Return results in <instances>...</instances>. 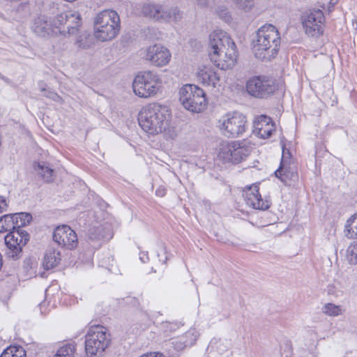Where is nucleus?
I'll return each mask as SVG.
<instances>
[{
  "label": "nucleus",
  "mask_w": 357,
  "mask_h": 357,
  "mask_svg": "<svg viewBox=\"0 0 357 357\" xmlns=\"http://www.w3.org/2000/svg\"><path fill=\"white\" fill-rule=\"evenodd\" d=\"M110 342L107 330L100 325L91 326L85 335V349L90 356L102 354Z\"/></svg>",
  "instance_id": "423d86ee"
},
{
  "label": "nucleus",
  "mask_w": 357,
  "mask_h": 357,
  "mask_svg": "<svg viewBox=\"0 0 357 357\" xmlns=\"http://www.w3.org/2000/svg\"><path fill=\"white\" fill-rule=\"evenodd\" d=\"M281 38L278 29L272 24L261 26L257 32L253 50L259 59L270 60L278 54Z\"/></svg>",
  "instance_id": "7ed1b4c3"
},
{
  "label": "nucleus",
  "mask_w": 357,
  "mask_h": 357,
  "mask_svg": "<svg viewBox=\"0 0 357 357\" xmlns=\"http://www.w3.org/2000/svg\"><path fill=\"white\" fill-rule=\"evenodd\" d=\"M32 29L36 35L43 38L58 33L55 22L52 24L51 21L45 16H39L35 19Z\"/></svg>",
  "instance_id": "6ab92c4d"
},
{
  "label": "nucleus",
  "mask_w": 357,
  "mask_h": 357,
  "mask_svg": "<svg viewBox=\"0 0 357 357\" xmlns=\"http://www.w3.org/2000/svg\"><path fill=\"white\" fill-rule=\"evenodd\" d=\"M43 305H44V304H43V303H40L39 304V307H40V312H41V314H43V313H44V312H43V310H42V307H43Z\"/></svg>",
  "instance_id": "37998d69"
},
{
  "label": "nucleus",
  "mask_w": 357,
  "mask_h": 357,
  "mask_svg": "<svg viewBox=\"0 0 357 357\" xmlns=\"http://www.w3.org/2000/svg\"><path fill=\"white\" fill-rule=\"evenodd\" d=\"M284 153H285V158L286 159H287L289 160V162L290 163V152L289 150H287L285 151L284 149H283L282 151V155L284 154Z\"/></svg>",
  "instance_id": "a19ab883"
},
{
  "label": "nucleus",
  "mask_w": 357,
  "mask_h": 357,
  "mask_svg": "<svg viewBox=\"0 0 357 357\" xmlns=\"http://www.w3.org/2000/svg\"><path fill=\"white\" fill-rule=\"evenodd\" d=\"M81 17L76 13H66L58 15L55 19V26L58 33L68 36L74 35L81 26Z\"/></svg>",
  "instance_id": "f8f14e48"
},
{
  "label": "nucleus",
  "mask_w": 357,
  "mask_h": 357,
  "mask_svg": "<svg viewBox=\"0 0 357 357\" xmlns=\"http://www.w3.org/2000/svg\"><path fill=\"white\" fill-rule=\"evenodd\" d=\"M29 240V234L24 229H15L9 232L5 236V243L7 246V255L13 259L20 257L22 247Z\"/></svg>",
  "instance_id": "9b49d317"
},
{
  "label": "nucleus",
  "mask_w": 357,
  "mask_h": 357,
  "mask_svg": "<svg viewBox=\"0 0 357 357\" xmlns=\"http://www.w3.org/2000/svg\"><path fill=\"white\" fill-rule=\"evenodd\" d=\"M34 168L45 182H51L54 180L53 169L47 166L45 162L38 163Z\"/></svg>",
  "instance_id": "a878e982"
},
{
  "label": "nucleus",
  "mask_w": 357,
  "mask_h": 357,
  "mask_svg": "<svg viewBox=\"0 0 357 357\" xmlns=\"http://www.w3.org/2000/svg\"><path fill=\"white\" fill-rule=\"evenodd\" d=\"M346 257L351 264H357V243H351L347 248Z\"/></svg>",
  "instance_id": "2f4dec72"
},
{
  "label": "nucleus",
  "mask_w": 357,
  "mask_h": 357,
  "mask_svg": "<svg viewBox=\"0 0 357 357\" xmlns=\"http://www.w3.org/2000/svg\"><path fill=\"white\" fill-rule=\"evenodd\" d=\"M52 238L58 245L68 250H73L78 245L75 231L66 225L58 226L54 230Z\"/></svg>",
  "instance_id": "4468645a"
},
{
  "label": "nucleus",
  "mask_w": 357,
  "mask_h": 357,
  "mask_svg": "<svg viewBox=\"0 0 357 357\" xmlns=\"http://www.w3.org/2000/svg\"><path fill=\"white\" fill-rule=\"evenodd\" d=\"M162 84L160 77L155 72L145 70L137 75L132 82L135 94L147 98L157 94Z\"/></svg>",
  "instance_id": "39448f33"
},
{
  "label": "nucleus",
  "mask_w": 357,
  "mask_h": 357,
  "mask_svg": "<svg viewBox=\"0 0 357 357\" xmlns=\"http://www.w3.org/2000/svg\"><path fill=\"white\" fill-rule=\"evenodd\" d=\"M243 197L246 204L255 209L265 211L270 207L269 202L261 198L257 185L247 187L244 190Z\"/></svg>",
  "instance_id": "f3484780"
},
{
  "label": "nucleus",
  "mask_w": 357,
  "mask_h": 357,
  "mask_svg": "<svg viewBox=\"0 0 357 357\" xmlns=\"http://www.w3.org/2000/svg\"><path fill=\"white\" fill-rule=\"evenodd\" d=\"M61 253L54 249H50L45 255L43 266L45 269L49 270L56 266L61 261Z\"/></svg>",
  "instance_id": "5701e85b"
},
{
  "label": "nucleus",
  "mask_w": 357,
  "mask_h": 357,
  "mask_svg": "<svg viewBox=\"0 0 357 357\" xmlns=\"http://www.w3.org/2000/svg\"><path fill=\"white\" fill-rule=\"evenodd\" d=\"M75 346L73 344H66L61 347L54 357H74Z\"/></svg>",
  "instance_id": "c756f323"
},
{
  "label": "nucleus",
  "mask_w": 357,
  "mask_h": 357,
  "mask_svg": "<svg viewBox=\"0 0 357 357\" xmlns=\"http://www.w3.org/2000/svg\"><path fill=\"white\" fill-rule=\"evenodd\" d=\"M324 13L320 10H314L307 14L302 22L306 34L312 37L320 36L324 32Z\"/></svg>",
  "instance_id": "ddd939ff"
},
{
  "label": "nucleus",
  "mask_w": 357,
  "mask_h": 357,
  "mask_svg": "<svg viewBox=\"0 0 357 357\" xmlns=\"http://www.w3.org/2000/svg\"><path fill=\"white\" fill-rule=\"evenodd\" d=\"M144 58L153 66L162 67L169 63L171 59V54L165 47L155 44L146 49Z\"/></svg>",
  "instance_id": "2eb2a0df"
},
{
  "label": "nucleus",
  "mask_w": 357,
  "mask_h": 357,
  "mask_svg": "<svg viewBox=\"0 0 357 357\" xmlns=\"http://www.w3.org/2000/svg\"><path fill=\"white\" fill-rule=\"evenodd\" d=\"M44 96H45L46 97L49 98H51L53 100H55L56 101L57 99L60 98L59 96H58L57 93H54V92H51V91H47Z\"/></svg>",
  "instance_id": "c9c22d12"
},
{
  "label": "nucleus",
  "mask_w": 357,
  "mask_h": 357,
  "mask_svg": "<svg viewBox=\"0 0 357 357\" xmlns=\"http://www.w3.org/2000/svg\"><path fill=\"white\" fill-rule=\"evenodd\" d=\"M253 133L262 139L268 138L275 130L272 119L266 115L258 116L253 123Z\"/></svg>",
  "instance_id": "a211bd4d"
},
{
  "label": "nucleus",
  "mask_w": 357,
  "mask_h": 357,
  "mask_svg": "<svg viewBox=\"0 0 357 357\" xmlns=\"http://www.w3.org/2000/svg\"><path fill=\"white\" fill-rule=\"evenodd\" d=\"M155 195L160 197H164L166 195V189L162 186H160L155 190Z\"/></svg>",
  "instance_id": "e433bc0d"
},
{
  "label": "nucleus",
  "mask_w": 357,
  "mask_h": 357,
  "mask_svg": "<svg viewBox=\"0 0 357 357\" xmlns=\"http://www.w3.org/2000/svg\"><path fill=\"white\" fill-rule=\"evenodd\" d=\"M250 153V147L243 141L223 142L220 144L218 158L224 162L238 164Z\"/></svg>",
  "instance_id": "1a4fd4ad"
},
{
  "label": "nucleus",
  "mask_w": 357,
  "mask_h": 357,
  "mask_svg": "<svg viewBox=\"0 0 357 357\" xmlns=\"http://www.w3.org/2000/svg\"><path fill=\"white\" fill-rule=\"evenodd\" d=\"M197 3L200 6H205L207 4V0H197Z\"/></svg>",
  "instance_id": "79ce46f5"
},
{
  "label": "nucleus",
  "mask_w": 357,
  "mask_h": 357,
  "mask_svg": "<svg viewBox=\"0 0 357 357\" xmlns=\"http://www.w3.org/2000/svg\"><path fill=\"white\" fill-rule=\"evenodd\" d=\"M183 18V13L177 7L168 8L166 7L165 13L163 15V21L177 23Z\"/></svg>",
  "instance_id": "393cba45"
},
{
  "label": "nucleus",
  "mask_w": 357,
  "mask_h": 357,
  "mask_svg": "<svg viewBox=\"0 0 357 357\" xmlns=\"http://www.w3.org/2000/svg\"><path fill=\"white\" fill-rule=\"evenodd\" d=\"M344 227V234L348 238H357V213L347 220Z\"/></svg>",
  "instance_id": "b1692460"
},
{
  "label": "nucleus",
  "mask_w": 357,
  "mask_h": 357,
  "mask_svg": "<svg viewBox=\"0 0 357 357\" xmlns=\"http://www.w3.org/2000/svg\"><path fill=\"white\" fill-rule=\"evenodd\" d=\"M146 356L147 357H165L161 353H156V352H153V353H149V354H146Z\"/></svg>",
  "instance_id": "ea45409f"
},
{
  "label": "nucleus",
  "mask_w": 357,
  "mask_h": 357,
  "mask_svg": "<svg viewBox=\"0 0 357 357\" xmlns=\"http://www.w3.org/2000/svg\"><path fill=\"white\" fill-rule=\"evenodd\" d=\"M218 123L220 129L227 137H239L245 132L247 128L245 116L238 112L226 114Z\"/></svg>",
  "instance_id": "9d476101"
},
{
  "label": "nucleus",
  "mask_w": 357,
  "mask_h": 357,
  "mask_svg": "<svg viewBox=\"0 0 357 357\" xmlns=\"http://www.w3.org/2000/svg\"><path fill=\"white\" fill-rule=\"evenodd\" d=\"M126 303H128L133 306H135V307H137L139 305V302L138 299L135 297H127Z\"/></svg>",
  "instance_id": "f704fd0d"
},
{
  "label": "nucleus",
  "mask_w": 357,
  "mask_h": 357,
  "mask_svg": "<svg viewBox=\"0 0 357 357\" xmlns=\"http://www.w3.org/2000/svg\"><path fill=\"white\" fill-rule=\"evenodd\" d=\"M356 23V29H357V20H355L354 22H353V24Z\"/></svg>",
  "instance_id": "c03bdc74"
},
{
  "label": "nucleus",
  "mask_w": 357,
  "mask_h": 357,
  "mask_svg": "<svg viewBox=\"0 0 357 357\" xmlns=\"http://www.w3.org/2000/svg\"><path fill=\"white\" fill-rule=\"evenodd\" d=\"M120 28V17L115 10H102L95 18L94 34L100 41L114 39L119 33Z\"/></svg>",
  "instance_id": "20e7f679"
},
{
  "label": "nucleus",
  "mask_w": 357,
  "mask_h": 357,
  "mask_svg": "<svg viewBox=\"0 0 357 357\" xmlns=\"http://www.w3.org/2000/svg\"><path fill=\"white\" fill-rule=\"evenodd\" d=\"M8 205L6 198L3 196H0V213L7 210Z\"/></svg>",
  "instance_id": "72a5a7b5"
},
{
  "label": "nucleus",
  "mask_w": 357,
  "mask_h": 357,
  "mask_svg": "<svg viewBox=\"0 0 357 357\" xmlns=\"http://www.w3.org/2000/svg\"><path fill=\"white\" fill-rule=\"evenodd\" d=\"M42 91H45V92H46V91H45V89H42Z\"/></svg>",
  "instance_id": "a18cd8bd"
},
{
  "label": "nucleus",
  "mask_w": 357,
  "mask_h": 357,
  "mask_svg": "<svg viewBox=\"0 0 357 357\" xmlns=\"http://www.w3.org/2000/svg\"><path fill=\"white\" fill-rule=\"evenodd\" d=\"M198 332L195 328H190L182 335L172 338L169 342V345L176 351H183L187 347L193 345L197 337Z\"/></svg>",
  "instance_id": "aec40b11"
},
{
  "label": "nucleus",
  "mask_w": 357,
  "mask_h": 357,
  "mask_svg": "<svg viewBox=\"0 0 357 357\" xmlns=\"http://www.w3.org/2000/svg\"><path fill=\"white\" fill-rule=\"evenodd\" d=\"M220 17H222L225 21H229L231 19V16L228 14L227 12L222 10L220 14Z\"/></svg>",
  "instance_id": "58836bf2"
},
{
  "label": "nucleus",
  "mask_w": 357,
  "mask_h": 357,
  "mask_svg": "<svg viewBox=\"0 0 357 357\" xmlns=\"http://www.w3.org/2000/svg\"><path fill=\"white\" fill-rule=\"evenodd\" d=\"M29 261H30V259H28L27 263L29 264ZM25 262H26V261Z\"/></svg>",
  "instance_id": "49530a36"
},
{
  "label": "nucleus",
  "mask_w": 357,
  "mask_h": 357,
  "mask_svg": "<svg viewBox=\"0 0 357 357\" xmlns=\"http://www.w3.org/2000/svg\"><path fill=\"white\" fill-rule=\"evenodd\" d=\"M171 117V111L167 106L151 103L142 109L138 119L139 126L146 132L155 135L166 131Z\"/></svg>",
  "instance_id": "f03ea898"
},
{
  "label": "nucleus",
  "mask_w": 357,
  "mask_h": 357,
  "mask_svg": "<svg viewBox=\"0 0 357 357\" xmlns=\"http://www.w3.org/2000/svg\"><path fill=\"white\" fill-rule=\"evenodd\" d=\"M211 61L221 70L231 68L237 59L236 46L229 36L222 30H216L209 36Z\"/></svg>",
  "instance_id": "f257e3e1"
},
{
  "label": "nucleus",
  "mask_w": 357,
  "mask_h": 357,
  "mask_svg": "<svg viewBox=\"0 0 357 357\" xmlns=\"http://www.w3.org/2000/svg\"><path fill=\"white\" fill-rule=\"evenodd\" d=\"M284 153L282 157L279 168L275 172V175L285 185L291 186L298 181V176L297 172L291 167L289 160L285 158Z\"/></svg>",
  "instance_id": "dca6fc26"
},
{
  "label": "nucleus",
  "mask_w": 357,
  "mask_h": 357,
  "mask_svg": "<svg viewBox=\"0 0 357 357\" xmlns=\"http://www.w3.org/2000/svg\"><path fill=\"white\" fill-rule=\"evenodd\" d=\"M0 218L1 220V222H3L2 225L5 229V232H11L16 229V226H15L14 221V214H6L0 217Z\"/></svg>",
  "instance_id": "7c9ffc66"
},
{
  "label": "nucleus",
  "mask_w": 357,
  "mask_h": 357,
  "mask_svg": "<svg viewBox=\"0 0 357 357\" xmlns=\"http://www.w3.org/2000/svg\"><path fill=\"white\" fill-rule=\"evenodd\" d=\"M248 94L256 98H267L278 90L275 79L266 75L253 76L246 82Z\"/></svg>",
  "instance_id": "6e6552de"
},
{
  "label": "nucleus",
  "mask_w": 357,
  "mask_h": 357,
  "mask_svg": "<svg viewBox=\"0 0 357 357\" xmlns=\"http://www.w3.org/2000/svg\"><path fill=\"white\" fill-rule=\"evenodd\" d=\"M100 231L101 227H95L91 229L89 232V238L93 241L100 239L102 238V236L100 234Z\"/></svg>",
  "instance_id": "473e14b6"
},
{
  "label": "nucleus",
  "mask_w": 357,
  "mask_h": 357,
  "mask_svg": "<svg viewBox=\"0 0 357 357\" xmlns=\"http://www.w3.org/2000/svg\"><path fill=\"white\" fill-rule=\"evenodd\" d=\"M321 312L329 317H337L344 312L341 305H335L332 303H326L321 308Z\"/></svg>",
  "instance_id": "bb28decb"
},
{
  "label": "nucleus",
  "mask_w": 357,
  "mask_h": 357,
  "mask_svg": "<svg viewBox=\"0 0 357 357\" xmlns=\"http://www.w3.org/2000/svg\"><path fill=\"white\" fill-rule=\"evenodd\" d=\"M198 80L203 85L215 87L220 77L212 67L204 66L199 68L197 73Z\"/></svg>",
  "instance_id": "412c9836"
},
{
  "label": "nucleus",
  "mask_w": 357,
  "mask_h": 357,
  "mask_svg": "<svg viewBox=\"0 0 357 357\" xmlns=\"http://www.w3.org/2000/svg\"><path fill=\"white\" fill-rule=\"evenodd\" d=\"M179 100L183 107L195 113L202 112L206 105L203 89L194 84H185L179 91Z\"/></svg>",
  "instance_id": "0eeeda50"
},
{
  "label": "nucleus",
  "mask_w": 357,
  "mask_h": 357,
  "mask_svg": "<svg viewBox=\"0 0 357 357\" xmlns=\"http://www.w3.org/2000/svg\"><path fill=\"white\" fill-rule=\"evenodd\" d=\"M166 7L161 4L146 3L142 7L144 16L156 21H163Z\"/></svg>",
  "instance_id": "4be33fe9"
},
{
  "label": "nucleus",
  "mask_w": 357,
  "mask_h": 357,
  "mask_svg": "<svg viewBox=\"0 0 357 357\" xmlns=\"http://www.w3.org/2000/svg\"><path fill=\"white\" fill-rule=\"evenodd\" d=\"M139 259L143 263H146L149 260L147 252H141L139 254Z\"/></svg>",
  "instance_id": "4c0bfd02"
},
{
  "label": "nucleus",
  "mask_w": 357,
  "mask_h": 357,
  "mask_svg": "<svg viewBox=\"0 0 357 357\" xmlns=\"http://www.w3.org/2000/svg\"><path fill=\"white\" fill-rule=\"evenodd\" d=\"M14 221L16 229H22V227H25L29 224L32 220V216L28 213H14Z\"/></svg>",
  "instance_id": "cd10ccee"
},
{
  "label": "nucleus",
  "mask_w": 357,
  "mask_h": 357,
  "mask_svg": "<svg viewBox=\"0 0 357 357\" xmlns=\"http://www.w3.org/2000/svg\"><path fill=\"white\" fill-rule=\"evenodd\" d=\"M0 357H26V351L22 347H9L4 350Z\"/></svg>",
  "instance_id": "c85d7f7f"
}]
</instances>
